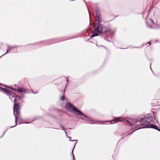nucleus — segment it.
<instances>
[{
	"label": "nucleus",
	"mask_w": 160,
	"mask_h": 160,
	"mask_svg": "<svg viewBox=\"0 0 160 160\" xmlns=\"http://www.w3.org/2000/svg\"><path fill=\"white\" fill-rule=\"evenodd\" d=\"M0 89L2 92L6 93L8 95H9V98L10 99H11L12 98L14 97H15L16 96H15V94L14 93L12 92L8 89L2 88H0Z\"/></svg>",
	"instance_id": "423d86ee"
},
{
	"label": "nucleus",
	"mask_w": 160,
	"mask_h": 160,
	"mask_svg": "<svg viewBox=\"0 0 160 160\" xmlns=\"http://www.w3.org/2000/svg\"><path fill=\"white\" fill-rule=\"evenodd\" d=\"M96 21L98 22H100L102 20L101 17L100 11L99 10H97L96 11Z\"/></svg>",
	"instance_id": "6e6552de"
},
{
	"label": "nucleus",
	"mask_w": 160,
	"mask_h": 160,
	"mask_svg": "<svg viewBox=\"0 0 160 160\" xmlns=\"http://www.w3.org/2000/svg\"><path fill=\"white\" fill-rule=\"evenodd\" d=\"M62 128L63 130H65L64 128L63 127H62Z\"/></svg>",
	"instance_id": "dca6fc26"
},
{
	"label": "nucleus",
	"mask_w": 160,
	"mask_h": 160,
	"mask_svg": "<svg viewBox=\"0 0 160 160\" xmlns=\"http://www.w3.org/2000/svg\"><path fill=\"white\" fill-rule=\"evenodd\" d=\"M151 44V42H148L145 45H148V46H149Z\"/></svg>",
	"instance_id": "2eb2a0df"
},
{
	"label": "nucleus",
	"mask_w": 160,
	"mask_h": 160,
	"mask_svg": "<svg viewBox=\"0 0 160 160\" xmlns=\"http://www.w3.org/2000/svg\"><path fill=\"white\" fill-rule=\"evenodd\" d=\"M14 114L15 117V125L14 126L17 125V117L19 116L20 113V107L19 105V103L17 102L16 98L14 100ZM14 126H12L13 127Z\"/></svg>",
	"instance_id": "7ed1b4c3"
},
{
	"label": "nucleus",
	"mask_w": 160,
	"mask_h": 160,
	"mask_svg": "<svg viewBox=\"0 0 160 160\" xmlns=\"http://www.w3.org/2000/svg\"><path fill=\"white\" fill-rule=\"evenodd\" d=\"M156 101H154L153 102V103H152L151 104H154L155 106L160 105V103H158V102H157V103H156Z\"/></svg>",
	"instance_id": "9d476101"
},
{
	"label": "nucleus",
	"mask_w": 160,
	"mask_h": 160,
	"mask_svg": "<svg viewBox=\"0 0 160 160\" xmlns=\"http://www.w3.org/2000/svg\"><path fill=\"white\" fill-rule=\"evenodd\" d=\"M153 122V117L151 115H149L146 117L143 116V117H142L141 118V128H151L160 131V129L157 126L150 123Z\"/></svg>",
	"instance_id": "f257e3e1"
},
{
	"label": "nucleus",
	"mask_w": 160,
	"mask_h": 160,
	"mask_svg": "<svg viewBox=\"0 0 160 160\" xmlns=\"http://www.w3.org/2000/svg\"><path fill=\"white\" fill-rule=\"evenodd\" d=\"M76 114L81 116V118L84 120H86L88 119V117L83 114L79 110H78L77 112L76 113Z\"/></svg>",
	"instance_id": "0eeeda50"
},
{
	"label": "nucleus",
	"mask_w": 160,
	"mask_h": 160,
	"mask_svg": "<svg viewBox=\"0 0 160 160\" xmlns=\"http://www.w3.org/2000/svg\"><path fill=\"white\" fill-rule=\"evenodd\" d=\"M93 28H96L92 32L93 34L92 36L93 37L98 36L100 34L106 35L111 34L112 32L111 29L110 28L103 27L102 25H99L98 23L95 22L93 24Z\"/></svg>",
	"instance_id": "f03ea898"
},
{
	"label": "nucleus",
	"mask_w": 160,
	"mask_h": 160,
	"mask_svg": "<svg viewBox=\"0 0 160 160\" xmlns=\"http://www.w3.org/2000/svg\"><path fill=\"white\" fill-rule=\"evenodd\" d=\"M149 20L153 24H154V21L152 19H149Z\"/></svg>",
	"instance_id": "4468645a"
},
{
	"label": "nucleus",
	"mask_w": 160,
	"mask_h": 160,
	"mask_svg": "<svg viewBox=\"0 0 160 160\" xmlns=\"http://www.w3.org/2000/svg\"><path fill=\"white\" fill-rule=\"evenodd\" d=\"M140 129V127L139 126L138 129Z\"/></svg>",
	"instance_id": "f3484780"
},
{
	"label": "nucleus",
	"mask_w": 160,
	"mask_h": 160,
	"mask_svg": "<svg viewBox=\"0 0 160 160\" xmlns=\"http://www.w3.org/2000/svg\"><path fill=\"white\" fill-rule=\"evenodd\" d=\"M66 107L67 109L70 111L72 110L75 113H76L79 110L69 102H67L66 103Z\"/></svg>",
	"instance_id": "39448f33"
},
{
	"label": "nucleus",
	"mask_w": 160,
	"mask_h": 160,
	"mask_svg": "<svg viewBox=\"0 0 160 160\" xmlns=\"http://www.w3.org/2000/svg\"><path fill=\"white\" fill-rule=\"evenodd\" d=\"M121 121L125 122H127L130 123V126H133V125H137L138 124H137V123L138 122H138L133 123V122H132L131 121H130L129 120H125L122 118H115L114 119H113L110 121L111 124H114L115 123H116L117 122H118Z\"/></svg>",
	"instance_id": "20e7f679"
},
{
	"label": "nucleus",
	"mask_w": 160,
	"mask_h": 160,
	"mask_svg": "<svg viewBox=\"0 0 160 160\" xmlns=\"http://www.w3.org/2000/svg\"><path fill=\"white\" fill-rule=\"evenodd\" d=\"M11 50V48L10 47H8L6 52V53L4 54H3V55H4L6 54H7V53L9 52Z\"/></svg>",
	"instance_id": "9b49d317"
},
{
	"label": "nucleus",
	"mask_w": 160,
	"mask_h": 160,
	"mask_svg": "<svg viewBox=\"0 0 160 160\" xmlns=\"http://www.w3.org/2000/svg\"><path fill=\"white\" fill-rule=\"evenodd\" d=\"M16 99H17V100L18 99V100H20V99H21V97H19L18 96H17L16 95V96H15V99H16Z\"/></svg>",
	"instance_id": "f8f14e48"
},
{
	"label": "nucleus",
	"mask_w": 160,
	"mask_h": 160,
	"mask_svg": "<svg viewBox=\"0 0 160 160\" xmlns=\"http://www.w3.org/2000/svg\"><path fill=\"white\" fill-rule=\"evenodd\" d=\"M65 99L64 96H62L61 98V100L62 101L64 100Z\"/></svg>",
	"instance_id": "ddd939ff"
},
{
	"label": "nucleus",
	"mask_w": 160,
	"mask_h": 160,
	"mask_svg": "<svg viewBox=\"0 0 160 160\" xmlns=\"http://www.w3.org/2000/svg\"><path fill=\"white\" fill-rule=\"evenodd\" d=\"M17 90L22 94L26 93L27 91L26 89L23 88H19L17 89Z\"/></svg>",
	"instance_id": "1a4fd4ad"
}]
</instances>
